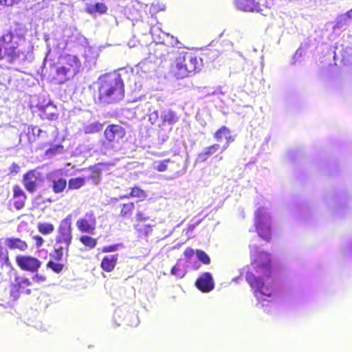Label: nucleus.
<instances>
[{
  "instance_id": "nucleus-1",
  "label": "nucleus",
  "mask_w": 352,
  "mask_h": 352,
  "mask_svg": "<svg viewBox=\"0 0 352 352\" xmlns=\"http://www.w3.org/2000/svg\"><path fill=\"white\" fill-rule=\"evenodd\" d=\"M250 254L254 260L256 270L263 274V277L256 276L252 272H248L245 279L254 289V296L258 301L267 300L271 298L274 292V280L270 276L272 274L270 256L265 252H258L256 247L250 245Z\"/></svg>"
},
{
  "instance_id": "nucleus-10",
  "label": "nucleus",
  "mask_w": 352,
  "mask_h": 352,
  "mask_svg": "<svg viewBox=\"0 0 352 352\" xmlns=\"http://www.w3.org/2000/svg\"><path fill=\"white\" fill-rule=\"evenodd\" d=\"M69 43H78L83 45L87 43V40L77 30L69 27L63 30V41L58 44V47L64 50Z\"/></svg>"
},
{
  "instance_id": "nucleus-14",
  "label": "nucleus",
  "mask_w": 352,
  "mask_h": 352,
  "mask_svg": "<svg viewBox=\"0 0 352 352\" xmlns=\"http://www.w3.org/2000/svg\"><path fill=\"white\" fill-rule=\"evenodd\" d=\"M197 287L203 292H208L214 289V284L212 274L204 273L196 281Z\"/></svg>"
},
{
  "instance_id": "nucleus-17",
  "label": "nucleus",
  "mask_w": 352,
  "mask_h": 352,
  "mask_svg": "<svg viewBox=\"0 0 352 352\" xmlns=\"http://www.w3.org/2000/svg\"><path fill=\"white\" fill-rule=\"evenodd\" d=\"M236 5L239 9L243 11L262 12V9L260 8V3L256 2L254 0H236Z\"/></svg>"
},
{
  "instance_id": "nucleus-40",
  "label": "nucleus",
  "mask_w": 352,
  "mask_h": 352,
  "mask_svg": "<svg viewBox=\"0 0 352 352\" xmlns=\"http://www.w3.org/2000/svg\"><path fill=\"white\" fill-rule=\"evenodd\" d=\"M149 115H148V120L152 124H155L159 120V113L157 110L154 109L151 111V109H149Z\"/></svg>"
},
{
  "instance_id": "nucleus-23",
  "label": "nucleus",
  "mask_w": 352,
  "mask_h": 352,
  "mask_svg": "<svg viewBox=\"0 0 352 352\" xmlns=\"http://www.w3.org/2000/svg\"><path fill=\"white\" fill-rule=\"evenodd\" d=\"M107 10V7L103 3H96L95 4H87L85 11L90 14H104Z\"/></svg>"
},
{
  "instance_id": "nucleus-5",
  "label": "nucleus",
  "mask_w": 352,
  "mask_h": 352,
  "mask_svg": "<svg viewBox=\"0 0 352 352\" xmlns=\"http://www.w3.org/2000/svg\"><path fill=\"white\" fill-rule=\"evenodd\" d=\"M63 59L64 64L56 67L54 77L58 84H62L74 77L81 69V63L76 56L68 54Z\"/></svg>"
},
{
  "instance_id": "nucleus-50",
  "label": "nucleus",
  "mask_w": 352,
  "mask_h": 352,
  "mask_svg": "<svg viewBox=\"0 0 352 352\" xmlns=\"http://www.w3.org/2000/svg\"><path fill=\"white\" fill-rule=\"evenodd\" d=\"M224 138L226 140L227 145H229L230 142L234 141V138L231 135V132L230 129H228V135H226Z\"/></svg>"
},
{
  "instance_id": "nucleus-38",
  "label": "nucleus",
  "mask_w": 352,
  "mask_h": 352,
  "mask_svg": "<svg viewBox=\"0 0 352 352\" xmlns=\"http://www.w3.org/2000/svg\"><path fill=\"white\" fill-rule=\"evenodd\" d=\"M170 162V160H165L162 162H155L154 164V168L159 172H164L168 168V163Z\"/></svg>"
},
{
  "instance_id": "nucleus-13",
  "label": "nucleus",
  "mask_w": 352,
  "mask_h": 352,
  "mask_svg": "<svg viewBox=\"0 0 352 352\" xmlns=\"http://www.w3.org/2000/svg\"><path fill=\"white\" fill-rule=\"evenodd\" d=\"M41 182V175L36 170H30L23 176V184L26 190L34 192Z\"/></svg>"
},
{
  "instance_id": "nucleus-31",
  "label": "nucleus",
  "mask_w": 352,
  "mask_h": 352,
  "mask_svg": "<svg viewBox=\"0 0 352 352\" xmlns=\"http://www.w3.org/2000/svg\"><path fill=\"white\" fill-rule=\"evenodd\" d=\"M64 151V147L61 144L52 146L45 151V155L49 157H52L56 155L62 154Z\"/></svg>"
},
{
  "instance_id": "nucleus-3",
  "label": "nucleus",
  "mask_w": 352,
  "mask_h": 352,
  "mask_svg": "<svg viewBox=\"0 0 352 352\" xmlns=\"http://www.w3.org/2000/svg\"><path fill=\"white\" fill-rule=\"evenodd\" d=\"M24 29L16 28L0 37V59L7 56L10 62H21L25 60L23 52L19 46L25 40Z\"/></svg>"
},
{
  "instance_id": "nucleus-45",
  "label": "nucleus",
  "mask_w": 352,
  "mask_h": 352,
  "mask_svg": "<svg viewBox=\"0 0 352 352\" xmlns=\"http://www.w3.org/2000/svg\"><path fill=\"white\" fill-rule=\"evenodd\" d=\"M16 196H25V192L18 186L14 188V197Z\"/></svg>"
},
{
  "instance_id": "nucleus-16",
  "label": "nucleus",
  "mask_w": 352,
  "mask_h": 352,
  "mask_svg": "<svg viewBox=\"0 0 352 352\" xmlns=\"http://www.w3.org/2000/svg\"><path fill=\"white\" fill-rule=\"evenodd\" d=\"M40 116L43 119L54 120L58 118L56 107L51 102L45 105H41L38 108Z\"/></svg>"
},
{
  "instance_id": "nucleus-36",
  "label": "nucleus",
  "mask_w": 352,
  "mask_h": 352,
  "mask_svg": "<svg viewBox=\"0 0 352 352\" xmlns=\"http://www.w3.org/2000/svg\"><path fill=\"white\" fill-rule=\"evenodd\" d=\"M25 196H16L13 197V205L16 210H20L25 205Z\"/></svg>"
},
{
  "instance_id": "nucleus-4",
  "label": "nucleus",
  "mask_w": 352,
  "mask_h": 352,
  "mask_svg": "<svg viewBox=\"0 0 352 352\" xmlns=\"http://www.w3.org/2000/svg\"><path fill=\"white\" fill-rule=\"evenodd\" d=\"M174 58L173 71L178 78L188 77L201 69V58H198L191 52L178 50Z\"/></svg>"
},
{
  "instance_id": "nucleus-24",
  "label": "nucleus",
  "mask_w": 352,
  "mask_h": 352,
  "mask_svg": "<svg viewBox=\"0 0 352 352\" xmlns=\"http://www.w3.org/2000/svg\"><path fill=\"white\" fill-rule=\"evenodd\" d=\"M102 127V125L99 122H94L85 124L82 131L86 134H92L101 131Z\"/></svg>"
},
{
  "instance_id": "nucleus-11",
  "label": "nucleus",
  "mask_w": 352,
  "mask_h": 352,
  "mask_svg": "<svg viewBox=\"0 0 352 352\" xmlns=\"http://www.w3.org/2000/svg\"><path fill=\"white\" fill-rule=\"evenodd\" d=\"M76 226L80 232L93 234L96 227V219L94 212L89 211L78 219Z\"/></svg>"
},
{
  "instance_id": "nucleus-8",
  "label": "nucleus",
  "mask_w": 352,
  "mask_h": 352,
  "mask_svg": "<svg viewBox=\"0 0 352 352\" xmlns=\"http://www.w3.org/2000/svg\"><path fill=\"white\" fill-rule=\"evenodd\" d=\"M255 226L258 236L268 241L271 238V220L267 209L259 208L255 212Z\"/></svg>"
},
{
  "instance_id": "nucleus-34",
  "label": "nucleus",
  "mask_w": 352,
  "mask_h": 352,
  "mask_svg": "<svg viewBox=\"0 0 352 352\" xmlns=\"http://www.w3.org/2000/svg\"><path fill=\"white\" fill-rule=\"evenodd\" d=\"M228 128L225 126H221L219 129H218L214 134V139L220 142L222 140L228 135Z\"/></svg>"
},
{
  "instance_id": "nucleus-46",
  "label": "nucleus",
  "mask_w": 352,
  "mask_h": 352,
  "mask_svg": "<svg viewBox=\"0 0 352 352\" xmlns=\"http://www.w3.org/2000/svg\"><path fill=\"white\" fill-rule=\"evenodd\" d=\"M20 169L19 166L16 163H12L10 166V171L11 173H17Z\"/></svg>"
},
{
  "instance_id": "nucleus-32",
  "label": "nucleus",
  "mask_w": 352,
  "mask_h": 352,
  "mask_svg": "<svg viewBox=\"0 0 352 352\" xmlns=\"http://www.w3.org/2000/svg\"><path fill=\"white\" fill-rule=\"evenodd\" d=\"M80 241L90 249L94 248L97 245V239L88 235H83L80 236Z\"/></svg>"
},
{
  "instance_id": "nucleus-54",
  "label": "nucleus",
  "mask_w": 352,
  "mask_h": 352,
  "mask_svg": "<svg viewBox=\"0 0 352 352\" xmlns=\"http://www.w3.org/2000/svg\"><path fill=\"white\" fill-rule=\"evenodd\" d=\"M164 9V6L162 5V7L160 8V10H163Z\"/></svg>"
},
{
  "instance_id": "nucleus-35",
  "label": "nucleus",
  "mask_w": 352,
  "mask_h": 352,
  "mask_svg": "<svg viewBox=\"0 0 352 352\" xmlns=\"http://www.w3.org/2000/svg\"><path fill=\"white\" fill-rule=\"evenodd\" d=\"M171 274L175 276L178 278H183L185 274V270L182 267L179 262H177V264L173 267L171 269Z\"/></svg>"
},
{
  "instance_id": "nucleus-44",
  "label": "nucleus",
  "mask_w": 352,
  "mask_h": 352,
  "mask_svg": "<svg viewBox=\"0 0 352 352\" xmlns=\"http://www.w3.org/2000/svg\"><path fill=\"white\" fill-rule=\"evenodd\" d=\"M32 280L36 283H42L45 280V277L43 275L36 274L32 277Z\"/></svg>"
},
{
  "instance_id": "nucleus-7",
  "label": "nucleus",
  "mask_w": 352,
  "mask_h": 352,
  "mask_svg": "<svg viewBox=\"0 0 352 352\" xmlns=\"http://www.w3.org/2000/svg\"><path fill=\"white\" fill-rule=\"evenodd\" d=\"M162 36H160L159 41H156L150 45L149 58L153 60L151 56L162 63L167 59L172 60L176 56L178 51L174 46H169L165 43L166 39L161 41Z\"/></svg>"
},
{
  "instance_id": "nucleus-22",
  "label": "nucleus",
  "mask_w": 352,
  "mask_h": 352,
  "mask_svg": "<svg viewBox=\"0 0 352 352\" xmlns=\"http://www.w3.org/2000/svg\"><path fill=\"white\" fill-rule=\"evenodd\" d=\"M6 245L11 250L18 249L24 251L28 248L26 243L19 238H8Z\"/></svg>"
},
{
  "instance_id": "nucleus-18",
  "label": "nucleus",
  "mask_w": 352,
  "mask_h": 352,
  "mask_svg": "<svg viewBox=\"0 0 352 352\" xmlns=\"http://www.w3.org/2000/svg\"><path fill=\"white\" fill-rule=\"evenodd\" d=\"M160 120L162 125L168 124L172 126L179 121V117L173 110L166 109L161 112Z\"/></svg>"
},
{
  "instance_id": "nucleus-25",
  "label": "nucleus",
  "mask_w": 352,
  "mask_h": 352,
  "mask_svg": "<svg viewBox=\"0 0 352 352\" xmlns=\"http://www.w3.org/2000/svg\"><path fill=\"white\" fill-rule=\"evenodd\" d=\"M129 197H138L144 199L146 197V193L144 190L138 187L131 188V192L129 195L120 196L119 199H129Z\"/></svg>"
},
{
  "instance_id": "nucleus-51",
  "label": "nucleus",
  "mask_w": 352,
  "mask_h": 352,
  "mask_svg": "<svg viewBox=\"0 0 352 352\" xmlns=\"http://www.w3.org/2000/svg\"><path fill=\"white\" fill-rule=\"evenodd\" d=\"M302 54V52H301V50L300 49H298L296 52V54L294 55V58L297 57V56H300Z\"/></svg>"
},
{
  "instance_id": "nucleus-30",
  "label": "nucleus",
  "mask_w": 352,
  "mask_h": 352,
  "mask_svg": "<svg viewBox=\"0 0 352 352\" xmlns=\"http://www.w3.org/2000/svg\"><path fill=\"white\" fill-rule=\"evenodd\" d=\"M85 184V179L82 177L72 178L68 182L69 189H78Z\"/></svg>"
},
{
  "instance_id": "nucleus-41",
  "label": "nucleus",
  "mask_w": 352,
  "mask_h": 352,
  "mask_svg": "<svg viewBox=\"0 0 352 352\" xmlns=\"http://www.w3.org/2000/svg\"><path fill=\"white\" fill-rule=\"evenodd\" d=\"M21 0H0V6H13L18 4Z\"/></svg>"
},
{
  "instance_id": "nucleus-26",
  "label": "nucleus",
  "mask_w": 352,
  "mask_h": 352,
  "mask_svg": "<svg viewBox=\"0 0 352 352\" xmlns=\"http://www.w3.org/2000/svg\"><path fill=\"white\" fill-rule=\"evenodd\" d=\"M150 32L153 36L154 43H156V41H159L160 36H162L161 41H163V39H166L167 41V39L169 38V34L162 31V30L159 28L157 26L151 27Z\"/></svg>"
},
{
  "instance_id": "nucleus-33",
  "label": "nucleus",
  "mask_w": 352,
  "mask_h": 352,
  "mask_svg": "<svg viewBox=\"0 0 352 352\" xmlns=\"http://www.w3.org/2000/svg\"><path fill=\"white\" fill-rule=\"evenodd\" d=\"M38 230L43 234H49L54 230V227L52 223H40L38 224Z\"/></svg>"
},
{
  "instance_id": "nucleus-43",
  "label": "nucleus",
  "mask_w": 352,
  "mask_h": 352,
  "mask_svg": "<svg viewBox=\"0 0 352 352\" xmlns=\"http://www.w3.org/2000/svg\"><path fill=\"white\" fill-rule=\"evenodd\" d=\"M136 219L138 221H146L148 219V217H146L142 212L138 211L136 214Z\"/></svg>"
},
{
  "instance_id": "nucleus-2",
  "label": "nucleus",
  "mask_w": 352,
  "mask_h": 352,
  "mask_svg": "<svg viewBox=\"0 0 352 352\" xmlns=\"http://www.w3.org/2000/svg\"><path fill=\"white\" fill-rule=\"evenodd\" d=\"M97 85L98 102L102 105L118 103L124 97V84L120 74L101 76Z\"/></svg>"
},
{
  "instance_id": "nucleus-21",
  "label": "nucleus",
  "mask_w": 352,
  "mask_h": 352,
  "mask_svg": "<svg viewBox=\"0 0 352 352\" xmlns=\"http://www.w3.org/2000/svg\"><path fill=\"white\" fill-rule=\"evenodd\" d=\"M220 149V145L218 144H214L208 147H206L202 152H201L197 159V162H204L207 160V159L217 153Z\"/></svg>"
},
{
  "instance_id": "nucleus-6",
  "label": "nucleus",
  "mask_w": 352,
  "mask_h": 352,
  "mask_svg": "<svg viewBox=\"0 0 352 352\" xmlns=\"http://www.w3.org/2000/svg\"><path fill=\"white\" fill-rule=\"evenodd\" d=\"M126 135L125 129L119 124H109L104 132L105 141L103 145L106 148L117 151L121 146V141Z\"/></svg>"
},
{
  "instance_id": "nucleus-20",
  "label": "nucleus",
  "mask_w": 352,
  "mask_h": 352,
  "mask_svg": "<svg viewBox=\"0 0 352 352\" xmlns=\"http://www.w3.org/2000/svg\"><path fill=\"white\" fill-rule=\"evenodd\" d=\"M118 254L105 256L101 262V267L106 272H111L117 263Z\"/></svg>"
},
{
  "instance_id": "nucleus-28",
  "label": "nucleus",
  "mask_w": 352,
  "mask_h": 352,
  "mask_svg": "<svg viewBox=\"0 0 352 352\" xmlns=\"http://www.w3.org/2000/svg\"><path fill=\"white\" fill-rule=\"evenodd\" d=\"M67 186V180L63 178H60L53 181L52 190L55 193L62 192Z\"/></svg>"
},
{
  "instance_id": "nucleus-15",
  "label": "nucleus",
  "mask_w": 352,
  "mask_h": 352,
  "mask_svg": "<svg viewBox=\"0 0 352 352\" xmlns=\"http://www.w3.org/2000/svg\"><path fill=\"white\" fill-rule=\"evenodd\" d=\"M98 55V52L96 48L90 46L86 47L83 54L85 58V66L88 69H90L94 66L96 65Z\"/></svg>"
},
{
  "instance_id": "nucleus-27",
  "label": "nucleus",
  "mask_w": 352,
  "mask_h": 352,
  "mask_svg": "<svg viewBox=\"0 0 352 352\" xmlns=\"http://www.w3.org/2000/svg\"><path fill=\"white\" fill-rule=\"evenodd\" d=\"M120 207H122L120 216L124 218H129L135 209V205L133 202L123 204L120 205Z\"/></svg>"
},
{
  "instance_id": "nucleus-9",
  "label": "nucleus",
  "mask_w": 352,
  "mask_h": 352,
  "mask_svg": "<svg viewBox=\"0 0 352 352\" xmlns=\"http://www.w3.org/2000/svg\"><path fill=\"white\" fill-rule=\"evenodd\" d=\"M71 219L69 217L61 221L58 228V234L56 236V245H65V250L68 251L72 242Z\"/></svg>"
},
{
  "instance_id": "nucleus-47",
  "label": "nucleus",
  "mask_w": 352,
  "mask_h": 352,
  "mask_svg": "<svg viewBox=\"0 0 352 352\" xmlns=\"http://www.w3.org/2000/svg\"><path fill=\"white\" fill-rule=\"evenodd\" d=\"M34 239L35 240V242H36V246L37 248H39L42 245V244L44 242V240L43 239V238L40 236H34Z\"/></svg>"
},
{
  "instance_id": "nucleus-49",
  "label": "nucleus",
  "mask_w": 352,
  "mask_h": 352,
  "mask_svg": "<svg viewBox=\"0 0 352 352\" xmlns=\"http://www.w3.org/2000/svg\"><path fill=\"white\" fill-rule=\"evenodd\" d=\"M184 254L186 257L191 258L195 254V251L192 248H187Z\"/></svg>"
},
{
  "instance_id": "nucleus-53",
  "label": "nucleus",
  "mask_w": 352,
  "mask_h": 352,
  "mask_svg": "<svg viewBox=\"0 0 352 352\" xmlns=\"http://www.w3.org/2000/svg\"><path fill=\"white\" fill-rule=\"evenodd\" d=\"M228 145H227V142H226V144L223 145V147L221 148V152L225 151L228 148Z\"/></svg>"
},
{
  "instance_id": "nucleus-39",
  "label": "nucleus",
  "mask_w": 352,
  "mask_h": 352,
  "mask_svg": "<svg viewBox=\"0 0 352 352\" xmlns=\"http://www.w3.org/2000/svg\"><path fill=\"white\" fill-rule=\"evenodd\" d=\"M47 267L52 269L56 273H60L63 269V265L60 263H56L54 261H50Z\"/></svg>"
},
{
  "instance_id": "nucleus-29",
  "label": "nucleus",
  "mask_w": 352,
  "mask_h": 352,
  "mask_svg": "<svg viewBox=\"0 0 352 352\" xmlns=\"http://www.w3.org/2000/svg\"><path fill=\"white\" fill-rule=\"evenodd\" d=\"M64 250H65V245H56V248L50 254V256L52 257L54 260L60 261L63 258Z\"/></svg>"
},
{
  "instance_id": "nucleus-37",
  "label": "nucleus",
  "mask_w": 352,
  "mask_h": 352,
  "mask_svg": "<svg viewBox=\"0 0 352 352\" xmlns=\"http://www.w3.org/2000/svg\"><path fill=\"white\" fill-rule=\"evenodd\" d=\"M195 254L197 258L204 264L208 265L210 263V258L205 252L200 250H197Z\"/></svg>"
},
{
  "instance_id": "nucleus-12",
  "label": "nucleus",
  "mask_w": 352,
  "mask_h": 352,
  "mask_svg": "<svg viewBox=\"0 0 352 352\" xmlns=\"http://www.w3.org/2000/svg\"><path fill=\"white\" fill-rule=\"evenodd\" d=\"M17 265L23 270L32 272H36L41 267V262L30 256H18L16 258Z\"/></svg>"
},
{
  "instance_id": "nucleus-42",
  "label": "nucleus",
  "mask_w": 352,
  "mask_h": 352,
  "mask_svg": "<svg viewBox=\"0 0 352 352\" xmlns=\"http://www.w3.org/2000/svg\"><path fill=\"white\" fill-rule=\"evenodd\" d=\"M119 244L116 245H111L109 246H105L102 248V252H116L118 250Z\"/></svg>"
},
{
  "instance_id": "nucleus-52",
  "label": "nucleus",
  "mask_w": 352,
  "mask_h": 352,
  "mask_svg": "<svg viewBox=\"0 0 352 352\" xmlns=\"http://www.w3.org/2000/svg\"><path fill=\"white\" fill-rule=\"evenodd\" d=\"M347 16L349 18L352 19V9L347 12Z\"/></svg>"
},
{
  "instance_id": "nucleus-19",
  "label": "nucleus",
  "mask_w": 352,
  "mask_h": 352,
  "mask_svg": "<svg viewBox=\"0 0 352 352\" xmlns=\"http://www.w3.org/2000/svg\"><path fill=\"white\" fill-rule=\"evenodd\" d=\"M30 285H31V282L26 277L18 276L15 278L14 287L21 293H24L28 295L30 294L31 289L26 288Z\"/></svg>"
},
{
  "instance_id": "nucleus-48",
  "label": "nucleus",
  "mask_w": 352,
  "mask_h": 352,
  "mask_svg": "<svg viewBox=\"0 0 352 352\" xmlns=\"http://www.w3.org/2000/svg\"><path fill=\"white\" fill-rule=\"evenodd\" d=\"M32 133L34 136L39 137L41 133H43V131L37 126H34L32 128Z\"/></svg>"
}]
</instances>
